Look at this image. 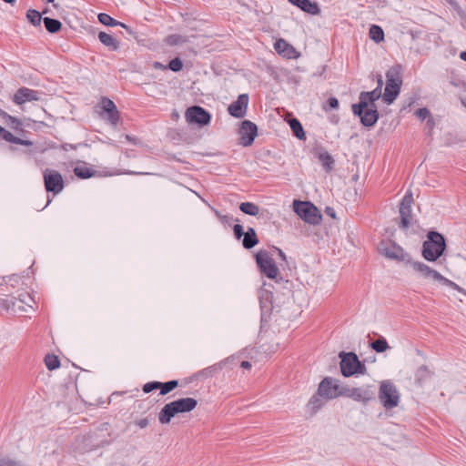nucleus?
<instances>
[{"label": "nucleus", "mask_w": 466, "mask_h": 466, "mask_svg": "<svg viewBox=\"0 0 466 466\" xmlns=\"http://www.w3.org/2000/svg\"><path fill=\"white\" fill-rule=\"evenodd\" d=\"M378 249L380 253L386 257L387 258L396 261L406 262L421 278L426 279H431L433 281L441 283V285L448 286L466 296V290L463 288L460 287L452 280L445 278L437 270L431 268L425 263L420 261H413L410 258V255L406 253L400 246L390 241H381L379 245Z\"/></svg>", "instance_id": "obj_1"}, {"label": "nucleus", "mask_w": 466, "mask_h": 466, "mask_svg": "<svg viewBox=\"0 0 466 466\" xmlns=\"http://www.w3.org/2000/svg\"><path fill=\"white\" fill-rule=\"evenodd\" d=\"M198 405L194 398H183L167 403L158 413V420L161 424H167L177 413L189 412Z\"/></svg>", "instance_id": "obj_2"}, {"label": "nucleus", "mask_w": 466, "mask_h": 466, "mask_svg": "<svg viewBox=\"0 0 466 466\" xmlns=\"http://www.w3.org/2000/svg\"><path fill=\"white\" fill-rule=\"evenodd\" d=\"M445 248L443 235L437 231H430L422 244V257L428 261H436L443 255Z\"/></svg>", "instance_id": "obj_3"}, {"label": "nucleus", "mask_w": 466, "mask_h": 466, "mask_svg": "<svg viewBox=\"0 0 466 466\" xmlns=\"http://www.w3.org/2000/svg\"><path fill=\"white\" fill-rule=\"evenodd\" d=\"M340 358V371L344 377H350L355 374H364L366 366L360 361L358 356L354 352L341 351L339 354Z\"/></svg>", "instance_id": "obj_4"}, {"label": "nucleus", "mask_w": 466, "mask_h": 466, "mask_svg": "<svg viewBox=\"0 0 466 466\" xmlns=\"http://www.w3.org/2000/svg\"><path fill=\"white\" fill-rule=\"evenodd\" d=\"M401 84L402 80L400 72L394 67L389 69L386 73V86L382 96L383 101L387 105H390L397 98Z\"/></svg>", "instance_id": "obj_5"}, {"label": "nucleus", "mask_w": 466, "mask_h": 466, "mask_svg": "<svg viewBox=\"0 0 466 466\" xmlns=\"http://www.w3.org/2000/svg\"><path fill=\"white\" fill-rule=\"evenodd\" d=\"M379 399L383 407L387 410L393 409L400 402V394L393 382L384 380L380 383Z\"/></svg>", "instance_id": "obj_6"}, {"label": "nucleus", "mask_w": 466, "mask_h": 466, "mask_svg": "<svg viewBox=\"0 0 466 466\" xmlns=\"http://www.w3.org/2000/svg\"><path fill=\"white\" fill-rule=\"evenodd\" d=\"M293 209L300 218L309 224L317 225L321 219L318 208L309 202L294 200Z\"/></svg>", "instance_id": "obj_7"}, {"label": "nucleus", "mask_w": 466, "mask_h": 466, "mask_svg": "<svg viewBox=\"0 0 466 466\" xmlns=\"http://www.w3.org/2000/svg\"><path fill=\"white\" fill-rule=\"evenodd\" d=\"M256 261L260 271L268 278L277 279L279 271L273 260L266 250H259L256 255Z\"/></svg>", "instance_id": "obj_8"}, {"label": "nucleus", "mask_w": 466, "mask_h": 466, "mask_svg": "<svg viewBox=\"0 0 466 466\" xmlns=\"http://www.w3.org/2000/svg\"><path fill=\"white\" fill-rule=\"evenodd\" d=\"M343 389L333 378H325L319 385L318 393L326 400H332L343 395Z\"/></svg>", "instance_id": "obj_9"}, {"label": "nucleus", "mask_w": 466, "mask_h": 466, "mask_svg": "<svg viewBox=\"0 0 466 466\" xmlns=\"http://www.w3.org/2000/svg\"><path fill=\"white\" fill-rule=\"evenodd\" d=\"M45 187L47 192L60 193L64 188V180L61 174L53 169L46 168L44 171Z\"/></svg>", "instance_id": "obj_10"}, {"label": "nucleus", "mask_w": 466, "mask_h": 466, "mask_svg": "<svg viewBox=\"0 0 466 466\" xmlns=\"http://www.w3.org/2000/svg\"><path fill=\"white\" fill-rule=\"evenodd\" d=\"M413 201L412 193L408 191L403 197L400 205V228L402 229H407L411 225L412 216H411V203Z\"/></svg>", "instance_id": "obj_11"}, {"label": "nucleus", "mask_w": 466, "mask_h": 466, "mask_svg": "<svg viewBox=\"0 0 466 466\" xmlns=\"http://www.w3.org/2000/svg\"><path fill=\"white\" fill-rule=\"evenodd\" d=\"M343 395L356 401L367 403L374 398V391L370 387L344 388Z\"/></svg>", "instance_id": "obj_12"}, {"label": "nucleus", "mask_w": 466, "mask_h": 466, "mask_svg": "<svg viewBox=\"0 0 466 466\" xmlns=\"http://www.w3.org/2000/svg\"><path fill=\"white\" fill-rule=\"evenodd\" d=\"M257 134H258L257 126L249 120H244L241 123V126L239 128L240 144L244 147H248V146L252 145Z\"/></svg>", "instance_id": "obj_13"}, {"label": "nucleus", "mask_w": 466, "mask_h": 466, "mask_svg": "<svg viewBox=\"0 0 466 466\" xmlns=\"http://www.w3.org/2000/svg\"><path fill=\"white\" fill-rule=\"evenodd\" d=\"M186 118L189 123L208 125L210 121V115L204 108L194 106L187 109Z\"/></svg>", "instance_id": "obj_14"}, {"label": "nucleus", "mask_w": 466, "mask_h": 466, "mask_svg": "<svg viewBox=\"0 0 466 466\" xmlns=\"http://www.w3.org/2000/svg\"><path fill=\"white\" fill-rule=\"evenodd\" d=\"M248 105V95L241 94L238 99L232 102L228 108L229 115L237 118H242L247 114Z\"/></svg>", "instance_id": "obj_15"}, {"label": "nucleus", "mask_w": 466, "mask_h": 466, "mask_svg": "<svg viewBox=\"0 0 466 466\" xmlns=\"http://www.w3.org/2000/svg\"><path fill=\"white\" fill-rule=\"evenodd\" d=\"M274 48L279 55L288 59H296L300 56V53L293 46L282 38L275 42Z\"/></svg>", "instance_id": "obj_16"}, {"label": "nucleus", "mask_w": 466, "mask_h": 466, "mask_svg": "<svg viewBox=\"0 0 466 466\" xmlns=\"http://www.w3.org/2000/svg\"><path fill=\"white\" fill-rule=\"evenodd\" d=\"M100 106L103 111L107 114V121L112 126H116L119 120V112L115 103L107 97H103L100 101Z\"/></svg>", "instance_id": "obj_17"}, {"label": "nucleus", "mask_w": 466, "mask_h": 466, "mask_svg": "<svg viewBox=\"0 0 466 466\" xmlns=\"http://www.w3.org/2000/svg\"><path fill=\"white\" fill-rule=\"evenodd\" d=\"M38 92L29 89L27 87L19 88L14 96L13 101L17 105H22L25 102L38 100Z\"/></svg>", "instance_id": "obj_18"}, {"label": "nucleus", "mask_w": 466, "mask_h": 466, "mask_svg": "<svg viewBox=\"0 0 466 466\" xmlns=\"http://www.w3.org/2000/svg\"><path fill=\"white\" fill-rule=\"evenodd\" d=\"M357 116H360L361 124L368 127H373L379 119L376 105H372V107L362 110V112Z\"/></svg>", "instance_id": "obj_19"}, {"label": "nucleus", "mask_w": 466, "mask_h": 466, "mask_svg": "<svg viewBox=\"0 0 466 466\" xmlns=\"http://www.w3.org/2000/svg\"><path fill=\"white\" fill-rule=\"evenodd\" d=\"M359 98V103L353 104L351 106L354 115H360L362 110L372 107V105H375L371 97L369 96L368 92H361Z\"/></svg>", "instance_id": "obj_20"}, {"label": "nucleus", "mask_w": 466, "mask_h": 466, "mask_svg": "<svg viewBox=\"0 0 466 466\" xmlns=\"http://www.w3.org/2000/svg\"><path fill=\"white\" fill-rule=\"evenodd\" d=\"M98 21L105 25H107V26H116V25H120L122 26L123 28H125L130 35H134L135 33L133 32L132 29H130L127 25L121 23V22H118L116 20H115L113 17H111L109 15L107 14H105V13H101L98 15Z\"/></svg>", "instance_id": "obj_21"}, {"label": "nucleus", "mask_w": 466, "mask_h": 466, "mask_svg": "<svg viewBox=\"0 0 466 466\" xmlns=\"http://www.w3.org/2000/svg\"><path fill=\"white\" fill-rule=\"evenodd\" d=\"M258 243L256 231L253 228H248L243 236L242 245L245 248L250 249Z\"/></svg>", "instance_id": "obj_22"}, {"label": "nucleus", "mask_w": 466, "mask_h": 466, "mask_svg": "<svg viewBox=\"0 0 466 466\" xmlns=\"http://www.w3.org/2000/svg\"><path fill=\"white\" fill-rule=\"evenodd\" d=\"M99 41L110 50L116 51L119 47V42L111 35L106 32H100L98 35Z\"/></svg>", "instance_id": "obj_23"}, {"label": "nucleus", "mask_w": 466, "mask_h": 466, "mask_svg": "<svg viewBox=\"0 0 466 466\" xmlns=\"http://www.w3.org/2000/svg\"><path fill=\"white\" fill-rule=\"evenodd\" d=\"M297 6L299 7L302 11L311 15H318L319 13L318 4L311 2L310 0H300Z\"/></svg>", "instance_id": "obj_24"}, {"label": "nucleus", "mask_w": 466, "mask_h": 466, "mask_svg": "<svg viewBox=\"0 0 466 466\" xmlns=\"http://www.w3.org/2000/svg\"><path fill=\"white\" fill-rule=\"evenodd\" d=\"M289 127L294 134V136L299 138V139H305L306 136H305V132H304V129H303V127L302 125L300 124V122L297 119V118H291L289 121Z\"/></svg>", "instance_id": "obj_25"}, {"label": "nucleus", "mask_w": 466, "mask_h": 466, "mask_svg": "<svg viewBox=\"0 0 466 466\" xmlns=\"http://www.w3.org/2000/svg\"><path fill=\"white\" fill-rule=\"evenodd\" d=\"M43 23L45 25L46 29L52 34L58 32L62 26V24L59 20L53 19L50 17H45L43 19Z\"/></svg>", "instance_id": "obj_26"}, {"label": "nucleus", "mask_w": 466, "mask_h": 466, "mask_svg": "<svg viewBox=\"0 0 466 466\" xmlns=\"http://www.w3.org/2000/svg\"><path fill=\"white\" fill-rule=\"evenodd\" d=\"M318 158L327 172L333 168L334 159L328 152L319 153Z\"/></svg>", "instance_id": "obj_27"}, {"label": "nucleus", "mask_w": 466, "mask_h": 466, "mask_svg": "<svg viewBox=\"0 0 466 466\" xmlns=\"http://www.w3.org/2000/svg\"><path fill=\"white\" fill-rule=\"evenodd\" d=\"M324 398L319 396V393L313 395L309 401L308 408L311 410V413H316L323 405Z\"/></svg>", "instance_id": "obj_28"}, {"label": "nucleus", "mask_w": 466, "mask_h": 466, "mask_svg": "<svg viewBox=\"0 0 466 466\" xmlns=\"http://www.w3.org/2000/svg\"><path fill=\"white\" fill-rule=\"evenodd\" d=\"M239 209L249 216H257L259 213V207L252 202H242Z\"/></svg>", "instance_id": "obj_29"}, {"label": "nucleus", "mask_w": 466, "mask_h": 466, "mask_svg": "<svg viewBox=\"0 0 466 466\" xmlns=\"http://www.w3.org/2000/svg\"><path fill=\"white\" fill-rule=\"evenodd\" d=\"M74 173L76 177L86 179L93 177L96 171L86 166H78L74 168Z\"/></svg>", "instance_id": "obj_30"}, {"label": "nucleus", "mask_w": 466, "mask_h": 466, "mask_svg": "<svg viewBox=\"0 0 466 466\" xmlns=\"http://www.w3.org/2000/svg\"><path fill=\"white\" fill-rule=\"evenodd\" d=\"M370 39L376 43H380L384 39V32L379 25H372L369 32Z\"/></svg>", "instance_id": "obj_31"}, {"label": "nucleus", "mask_w": 466, "mask_h": 466, "mask_svg": "<svg viewBox=\"0 0 466 466\" xmlns=\"http://www.w3.org/2000/svg\"><path fill=\"white\" fill-rule=\"evenodd\" d=\"M431 372L430 371L428 367L423 365V366H420L417 370L416 374H415V380L419 384H421L424 380L429 379L431 377Z\"/></svg>", "instance_id": "obj_32"}, {"label": "nucleus", "mask_w": 466, "mask_h": 466, "mask_svg": "<svg viewBox=\"0 0 466 466\" xmlns=\"http://www.w3.org/2000/svg\"><path fill=\"white\" fill-rule=\"evenodd\" d=\"M45 363L49 370H54L60 366V361L57 356L47 354L45 358Z\"/></svg>", "instance_id": "obj_33"}, {"label": "nucleus", "mask_w": 466, "mask_h": 466, "mask_svg": "<svg viewBox=\"0 0 466 466\" xmlns=\"http://www.w3.org/2000/svg\"><path fill=\"white\" fill-rule=\"evenodd\" d=\"M159 385L160 394L166 395L177 387L178 381L174 380L167 382H159Z\"/></svg>", "instance_id": "obj_34"}, {"label": "nucleus", "mask_w": 466, "mask_h": 466, "mask_svg": "<svg viewBox=\"0 0 466 466\" xmlns=\"http://www.w3.org/2000/svg\"><path fill=\"white\" fill-rule=\"evenodd\" d=\"M26 17L29 20V22L34 25H39L41 24V21H43L44 18H42L41 14L34 9H30L27 11Z\"/></svg>", "instance_id": "obj_35"}, {"label": "nucleus", "mask_w": 466, "mask_h": 466, "mask_svg": "<svg viewBox=\"0 0 466 466\" xmlns=\"http://www.w3.org/2000/svg\"><path fill=\"white\" fill-rule=\"evenodd\" d=\"M370 346L372 350L379 353L384 352L387 349H389L388 342L384 338H380L374 340Z\"/></svg>", "instance_id": "obj_36"}, {"label": "nucleus", "mask_w": 466, "mask_h": 466, "mask_svg": "<svg viewBox=\"0 0 466 466\" xmlns=\"http://www.w3.org/2000/svg\"><path fill=\"white\" fill-rule=\"evenodd\" d=\"M0 137L9 142V143H13V144H15V143H18L20 142V138L14 136L11 132L7 131L6 129H5L4 127H2L0 126Z\"/></svg>", "instance_id": "obj_37"}, {"label": "nucleus", "mask_w": 466, "mask_h": 466, "mask_svg": "<svg viewBox=\"0 0 466 466\" xmlns=\"http://www.w3.org/2000/svg\"><path fill=\"white\" fill-rule=\"evenodd\" d=\"M187 40L185 36L177 34L170 35L166 38V43L169 46H177L179 44H183Z\"/></svg>", "instance_id": "obj_38"}, {"label": "nucleus", "mask_w": 466, "mask_h": 466, "mask_svg": "<svg viewBox=\"0 0 466 466\" xmlns=\"http://www.w3.org/2000/svg\"><path fill=\"white\" fill-rule=\"evenodd\" d=\"M182 67L183 63L178 57L172 59L167 65V68L173 72H178L182 69Z\"/></svg>", "instance_id": "obj_39"}, {"label": "nucleus", "mask_w": 466, "mask_h": 466, "mask_svg": "<svg viewBox=\"0 0 466 466\" xmlns=\"http://www.w3.org/2000/svg\"><path fill=\"white\" fill-rule=\"evenodd\" d=\"M159 387H160L159 381H150V382L146 383L143 386V391L145 393H149V392L153 391L154 390L159 389Z\"/></svg>", "instance_id": "obj_40"}, {"label": "nucleus", "mask_w": 466, "mask_h": 466, "mask_svg": "<svg viewBox=\"0 0 466 466\" xmlns=\"http://www.w3.org/2000/svg\"><path fill=\"white\" fill-rule=\"evenodd\" d=\"M415 115L420 120H425L431 116V112L426 108H420L415 112Z\"/></svg>", "instance_id": "obj_41"}, {"label": "nucleus", "mask_w": 466, "mask_h": 466, "mask_svg": "<svg viewBox=\"0 0 466 466\" xmlns=\"http://www.w3.org/2000/svg\"><path fill=\"white\" fill-rule=\"evenodd\" d=\"M234 236L237 239H240L244 235V229L243 227L240 224H236L233 227Z\"/></svg>", "instance_id": "obj_42"}, {"label": "nucleus", "mask_w": 466, "mask_h": 466, "mask_svg": "<svg viewBox=\"0 0 466 466\" xmlns=\"http://www.w3.org/2000/svg\"><path fill=\"white\" fill-rule=\"evenodd\" d=\"M369 96L371 97V100L375 103L381 96V90L375 88L370 92H368Z\"/></svg>", "instance_id": "obj_43"}, {"label": "nucleus", "mask_w": 466, "mask_h": 466, "mask_svg": "<svg viewBox=\"0 0 466 466\" xmlns=\"http://www.w3.org/2000/svg\"><path fill=\"white\" fill-rule=\"evenodd\" d=\"M136 425L138 426L140 429H145L149 424V420L147 418L140 419L136 420Z\"/></svg>", "instance_id": "obj_44"}, {"label": "nucleus", "mask_w": 466, "mask_h": 466, "mask_svg": "<svg viewBox=\"0 0 466 466\" xmlns=\"http://www.w3.org/2000/svg\"><path fill=\"white\" fill-rule=\"evenodd\" d=\"M328 105L330 108L336 109L339 107V100L336 97H329L328 99Z\"/></svg>", "instance_id": "obj_45"}, {"label": "nucleus", "mask_w": 466, "mask_h": 466, "mask_svg": "<svg viewBox=\"0 0 466 466\" xmlns=\"http://www.w3.org/2000/svg\"><path fill=\"white\" fill-rule=\"evenodd\" d=\"M153 67L155 69H162V70L167 69V66H164L160 62H154Z\"/></svg>", "instance_id": "obj_46"}, {"label": "nucleus", "mask_w": 466, "mask_h": 466, "mask_svg": "<svg viewBox=\"0 0 466 466\" xmlns=\"http://www.w3.org/2000/svg\"><path fill=\"white\" fill-rule=\"evenodd\" d=\"M426 124L430 130L433 129L435 123L431 116L429 118H427Z\"/></svg>", "instance_id": "obj_47"}, {"label": "nucleus", "mask_w": 466, "mask_h": 466, "mask_svg": "<svg viewBox=\"0 0 466 466\" xmlns=\"http://www.w3.org/2000/svg\"><path fill=\"white\" fill-rule=\"evenodd\" d=\"M5 116L8 117V119L11 121L12 124L19 125L20 122L14 116L7 115L6 113H4Z\"/></svg>", "instance_id": "obj_48"}, {"label": "nucleus", "mask_w": 466, "mask_h": 466, "mask_svg": "<svg viewBox=\"0 0 466 466\" xmlns=\"http://www.w3.org/2000/svg\"><path fill=\"white\" fill-rule=\"evenodd\" d=\"M325 212L327 215L330 216L331 218H335V211L332 208H327L325 209Z\"/></svg>", "instance_id": "obj_49"}, {"label": "nucleus", "mask_w": 466, "mask_h": 466, "mask_svg": "<svg viewBox=\"0 0 466 466\" xmlns=\"http://www.w3.org/2000/svg\"><path fill=\"white\" fill-rule=\"evenodd\" d=\"M240 367L248 370L251 368V363L249 361L244 360L241 362Z\"/></svg>", "instance_id": "obj_50"}, {"label": "nucleus", "mask_w": 466, "mask_h": 466, "mask_svg": "<svg viewBox=\"0 0 466 466\" xmlns=\"http://www.w3.org/2000/svg\"><path fill=\"white\" fill-rule=\"evenodd\" d=\"M15 144L16 145H24V146H31L32 142L29 140H24V139L20 138V142L15 143Z\"/></svg>", "instance_id": "obj_51"}, {"label": "nucleus", "mask_w": 466, "mask_h": 466, "mask_svg": "<svg viewBox=\"0 0 466 466\" xmlns=\"http://www.w3.org/2000/svg\"><path fill=\"white\" fill-rule=\"evenodd\" d=\"M216 216L220 219L224 220V218H228V216L221 215L218 210L214 209Z\"/></svg>", "instance_id": "obj_52"}, {"label": "nucleus", "mask_w": 466, "mask_h": 466, "mask_svg": "<svg viewBox=\"0 0 466 466\" xmlns=\"http://www.w3.org/2000/svg\"><path fill=\"white\" fill-rule=\"evenodd\" d=\"M382 86H383V80H382V77H381V76H380V77H379V79H378V86H377V87H376V88H378V89L381 90Z\"/></svg>", "instance_id": "obj_53"}, {"label": "nucleus", "mask_w": 466, "mask_h": 466, "mask_svg": "<svg viewBox=\"0 0 466 466\" xmlns=\"http://www.w3.org/2000/svg\"><path fill=\"white\" fill-rule=\"evenodd\" d=\"M460 58L463 61H466V51L461 52Z\"/></svg>", "instance_id": "obj_54"}, {"label": "nucleus", "mask_w": 466, "mask_h": 466, "mask_svg": "<svg viewBox=\"0 0 466 466\" xmlns=\"http://www.w3.org/2000/svg\"><path fill=\"white\" fill-rule=\"evenodd\" d=\"M279 256L282 259H286V255H285V253H284L281 249H279Z\"/></svg>", "instance_id": "obj_55"}, {"label": "nucleus", "mask_w": 466, "mask_h": 466, "mask_svg": "<svg viewBox=\"0 0 466 466\" xmlns=\"http://www.w3.org/2000/svg\"><path fill=\"white\" fill-rule=\"evenodd\" d=\"M2 466H15L14 462L12 461H5Z\"/></svg>", "instance_id": "obj_56"}, {"label": "nucleus", "mask_w": 466, "mask_h": 466, "mask_svg": "<svg viewBox=\"0 0 466 466\" xmlns=\"http://www.w3.org/2000/svg\"><path fill=\"white\" fill-rule=\"evenodd\" d=\"M47 3H51L53 4L54 7L55 8H57L58 7V5L55 3V0H46Z\"/></svg>", "instance_id": "obj_57"}, {"label": "nucleus", "mask_w": 466, "mask_h": 466, "mask_svg": "<svg viewBox=\"0 0 466 466\" xmlns=\"http://www.w3.org/2000/svg\"><path fill=\"white\" fill-rule=\"evenodd\" d=\"M300 0H289V2H290L292 5H299Z\"/></svg>", "instance_id": "obj_58"}, {"label": "nucleus", "mask_w": 466, "mask_h": 466, "mask_svg": "<svg viewBox=\"0 0 466 466\" xmlns=\"http://www.w3.org/2000/svg\"><path fill=\"white\" fill-rule=\"evenodd\" d=\"M231 218L228 217V218H224V220H221L224 223H228Z\"/></svg>", "instance_id": "obj_59"}, {"label": "nucleus", "mask_w": 466, "mask_h": 466, "mask_svg": "<svg viewBox=\"0 0 466 466\" xmlns=\"http://www.w3.org/2000/svg\"><path fill=\"white\" fill-rule=\"evenodd\" d=\"M450 83H451V85L455 86H458V84H457L456 82H454L453 80H451Z\"/></svg>", "instance_id": "obj_60"}, {"label": "nucleus", "mask_w": 466, "mask_h": 466, "mask_svg": "<svg viewBox=\"0 0 466 466\" xmlns=\"http://www.w3.org/2000/svg\"><path fill=\"white\" fill-rule=\"evenodd\" d=\"M21 301H23V302H25V304L28 305V302L26 301V299H21Z\"/></svg>", "instance_id": "obj_61"}, {"label": "nucleus", "mask_w": 466, "mask_h": 466, "mask_svg": "<svg viewBox=\"0 0 466 466\" xmlns=\"http://www.w3.org/2000/svg\"><path fill=\"white\" fill-rule=\"evenodd\" d=\"M463 26L466 29V20L464 21Z\"/></svg>", "instance_id": "obj_62"}]
</instances>
